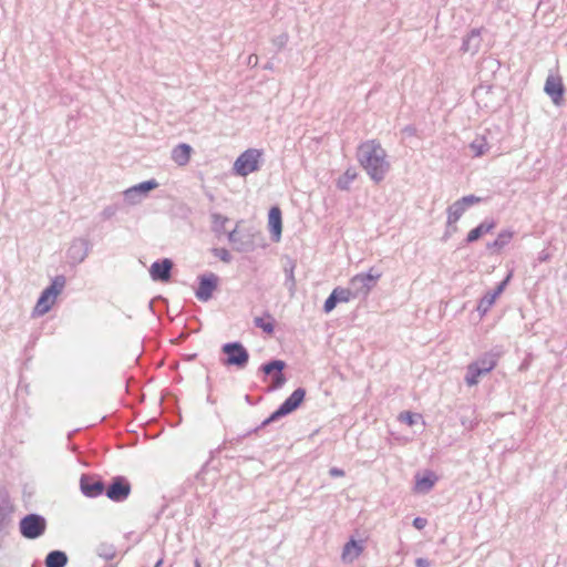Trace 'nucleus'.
I'll list each match as a JSON object with an SVG mask.
<instances>
[{"label":"nucleus","mask_w":567,"mask_h":567,"mask_svg":"<svg viewBox=\"0 0 567 567\" xmlns=\"http://www.w3.org/2000/svg\"><path fill=\"white\" fill-rule=\"evenodd\" d=\"M357 157L373 182L380 183L385 178L390 169V163L386 161V153L380 143L374 140L361 143L358 147Z\"/></svg>","instance_id":"f257e3e1"},{"label":"nucleus","mask_w":567,"mask_h":567,"mask_svg":"<svg viewBox=\"0 0 567 567\" xmlns=\"http://www.w3.org/2000/svg\"><path fill=\"white\" fill-rule=\"evenodd\" d=\"M306 398V390L303 388H297L279 406L276 411H274L267 419H265L261 424L252 430H250L245 436L250 435L251 433H257L260 429L278 421L279 419L292 413L296 411Z\"/></svg>","instance_id":"f03ea898"},{"label":"nucleus","mask_w":567,"mask_h":567,"mask_svg":"<svg viewBox=\"0 0 567 567\" xmlns=\"http://www.w3.org/2000/svg\"><path fill=\"white\" fill-rule=\"evenodd\" d=\"M65 277L63 275L55 276L51 285L47 287L40 295L37 305L34 307V313L38 316H43L50 311L52 308L55 298L60 295L65 287Z\"/></svg>","instance_id":"7ed1b4c3"},{"label":"nucleus","mask_w":567,"mask_h":567,"mask_svg":"<svg viewBox=\"0 0 567 567\" xmlns=\"http://www.w3.org/2000/svg\"><path fill=\"white\" fill-rule=\"evenodd\" d=\"M48 523L44 516L30 513L19 522V532L25 539H38L47 532Z\"/></svg>","instance_id":"20e7f679"},{"label":"nucleus","mask_w":567,"mask_h":567,"mask_svg":"<svg viewBox=\"0 0 567 567\" xmlns=\"http://www.w3.org/2000/svg\"><path fill=\"white\" fill-rule=\"evenodd\" d=\"M381 277V272L374 271L371 268L365 274L355 275L349 284V291L351 292L352 299L365 298L371 289L375 286L377 281Z\"/></svg>","instance_id":"39448f33"},{"label":"nucleus","mask_w":567,"mask_h":567,"mask_svg":"<svg viewBox=\"0 0 567 567\" xmlns=\"http://www.w3.org/2000/svg\"><path fill=\"white\" fill-rule=\"evenodd\" d=\"M262 151L257 148H248L243 152L234 163V173L238 176L246 177L256 172L260 167Z\"/></svg>","instance_id":"423d86ee"},{"label":"nucleus","mask_w":567,"mask_h":567,"mask_svg":"<svg viewBox=\"0 0 567 567\" xmlns=\"http://www.w3.org/2000/svg\"><path fill=\"white\" fill-rule=\"evenodd\" d=\"M221 352L226 355L223 364L226 367H236L245 369L249 362V352L239 341L228 342L221 347Z\"/></svg>","instance_id":"0eeeda50"},{"label":"nucleus","mask_w":567,"mask_h":567,"mask_svg":"<svg viewBox=\"0 0 567 567\" xmlns=\"http://www.w3.org/2000/svg\"><path fill=\"white\" fill-rule=\"evenodd\" d=\"M158 186V182L154 178L133 185L123 192L124 200L130 205H137Z\"/></svg>","instance_id":"6e6552de"},{"label":"nucleus","mask_w":567,"mask_h":567,"mask_svg":"<svg viewBox=\"0 0 567 567\" xmlns=\"http://www.w3.org/2000/svg\"><path fill=\"white\" fill-rule=\"evenodd\" d=\"M286 368V362L279 359L270 360L260 365L259 370L266 374L271 377V385L269 388L270 391L278 390L284 386L287 379L282 371Z\"/></svg>","instance_id":"1a4fd4ad"},{"label":"nucleus","mask_w":567,"mask_h":567,"mask_svg":"<svg viewBox=\"0 0 567 567\" xmlns=\"http://www.w3.org/2000/svg\"><path fill=\"white\" fill-rule=\"evenodd\" d=\"M131 494V484L125 476H115L105 489V495L113 502L125 501Z\"/></svg>","instance_id":"9d476101"},{"label":"nucleus","mask_w":567,"mask_h":567,"mask_svg":"<svg viewBox=\"0 0 567 567\" xmlns=\"http://www.w3.org/2000/svg\"><path fill=\"white\" fill-rule=\"evenodd\" d=\"M218 285V277L213 274H206L198 277V288L195 296L200 301H208L213 297L214 290Z\"/></svg>","instance_id":"9b49d317"},{"label":"nucleus","mask_w":567,"mask_h":567,"mask_svg":"<svg viewBox=\"0 0 567 567\" xmlns=\"http://www.w3.org/2000/svg\"><path fill=\"white\" fill-rule=\"evenodd\" d=\"M80 488L86 497H97L105 494V485L101 478L83 474L80 478Z\"/></svg>","instance_id":"f8f14e48"},{"label":"nucleus","mask_w":567,"mask_h":567,"mask_svg":"<svg viewBox=\"0 0 567 567\" xmlns=\"http://www.w3.org/2000/svg\"><path fill=\"white\" fill-rule=\"evenodd\" d=\"M91 249V244L86 238H75L69 249L68 258L72 264H81L85 260Z\"/></svg>","instance_id":"ddd939ff"},{"label":"nucleus","mask_w":567,"mask_h":567,"mask_svg":"<svg viewBox=\"0 0 567 567\" xmlns=\"http://www.w3.org/2000/svg\"><path fill=\"white\" fill-rule=\"evenodd\" d=\"M173 261L168 258L156 260L150 268V275L154 281L166 282L171 279Z\"/></svg>","instance_id":"4468645a"},{"label":"nucleus","mask_w":567,"mask_h":567,"mask_svg":"<svg viewBox=\"0 0 567 567\" xmlns=\"http://www.w3.org/2000/svg\"><path fill=\"white\" fill-rule=\"evenodd\" d=\"M509 278H511V274L502 282H499L498 286L493 291L486 292L481 298V300L478 301V305H477V311L481 315H485L489 310V308L494 305L496 298L505 289Z\"/></svg>","instance_id":"2eb2a0df"},{"label":"nucleus","mask_w":567,"mask_h":567,"mask_svg":"<svg viewBox=\"0 0 567 567\" xmlns=\"http://www.w3.org/2000/svg\"><path fill=\"white\" fill-rule=\"evenodd\" d=\"M352 299L351 292L348 288L337 287L332 290L323 305L326 313L331 312L339 302H348Z\"/></svg>","instance_id":"dca6fc26"},{"label":"nucleus","mask_w":567,"mask_h":567,"mask_svg":"<svg viewBox=\"0 0 567 567\" xmlns=\"http://www.w3.org/2000/svg\"><path fill=\"white\" fill-rule=\"evenodd\" d=\"M268 227L274 241H279L282 233V215L278 206L270 208L268 214Z\"/></svg>","instance_id":"f3484780"},{"label":"nucleus","mask_w":567,"mask_h":567,"mask_svg":"<svg viewBox=\"0 0 567 567\" xmlns=\"http://www.w3.org/2000/svg\"><path fill=\"white\" fill-rule=\"evenodd\" d=\"M502 353H503L502 349L499 347H495L491 351L481 355L473 363L476 364L484 372L488 373L496 367L497 361H498L499 357L502 355Z\"/></svg>","instance_id":"a211bd4d"},{"label":"nucleus","mask_w":567,"mask_h":567,"mask_svg":"<svg viewBox=\"0 0 567 567\" xmlns=\"http://www.w3.org/2000/svg\"><path fill=\"white\" fill-rule=\"evenodd\" d=\"M545 92L551 97L554 104H559L564 86L559 76L549 75L545 83Z\"/></svg>","instance_id":"6ab92c4d"},{"label":"nucleus","mask_w":567,"mask_h":567,"mask_svg":"<svg viewBox=\"0 0 567 567\" xmlns=\"http://www.w3.org/2000/svg\"><path fill=\"white\" fill-rule=\"evenodd\" d=\"M482 44V37L480 29H473L463 40L461 50L465 53L475 54L478 52Z\"/></svg>","instance_id":"aec40b11"},{"label":"nucleus","mask_w":567,"mask_h":567,"mask_svg":"<svg viewBox=\"0 0 567 567\" xmlns=\"http://www.w3.org/2000/svg\"><path fill=\"white\" fill-rule=\"evenodd\" d=\"M495 227L496 221L494 219H485L467 234L465 243L471 244L478 240L484 234L491 233Z\"/></svg>","instance_id":"412c9836"},{"label":"nucleus","mask_w":567,"mask_h":567,"mask_svg":"<svg viewBox=\"0 0 567 567\" xmlns=\"http://www.w3.org/2000/svg\"><path fill=\"white\" fill-rule=\"evenodd\" d=\"M193 148L186 143H181L172 151V159L179 166L186 165L190 159Z\"/></svg>","instance_id":"4be33fe9"},{"label":"nucleus","mask_w":567,"mask_h":567,"mask_svg":"<svg viewBox=\"0 0 567 567\" xmlns=\"http://www.w3.org/2000/svg\"><path fill=\"white\" fill-rule=\"evenodd\" d=\"M436 481L437 476L431 471L426 472L423 476L416 475L415 491L423 494L429 493L433 488Z\"/></svg>","instance_id":"5701e85b"},{"label":"nucleus","mask_w":567,"mask_h":567,"mask_svg":"<svg viewBox=\"0 0 567 567\" xmlns=\"http://www.w3.org/2000/svg\"><path fill=\"white\" fill-rule=\"evenodd\" d=\"M69 563V557L65 551L54 549L48 553L44 559L45 567H65Z\"/></svg>","instance_id":"b1692460"},{"label":"nucleus","mask_w":567,"mask_h":567,"mask_svg":"<svg viewBox=\"0 0 567 567\" xmlns=\"http://www.w3.org/2000/svg\"><path fill=\"white\" fill-rule=\"evenodd\" d=\"M295 268V260L287 258L286 262L284 264V272L286 277L285 286L287 287L291 296H293L296 291Z\"/></svg>","instance_id":"393cba45"},{"label":"nucleus","mask_w":567,"mask_h":567,"mask_svg":"<svg viewBox=\"0 0 567 567\" xmlns=\"http://www.w3.org/2000/svg\"><path fill=\"white\" fill-rule=\"evenodd\" d=\"M363 547L354 539H350L343 547L342 559L343 561L352 563L362 553Z\"/></svg>","instance_id":"a878e982"},{"label":"nucleus","mask_w":567,"mask_h":567,"mask_svg":"<svg viewBox=\"0 0 567 567\" xmlns=\"http://www.w3.org/2000/svg\"><path fill=\"white\" fill-rule=\"evenodd\" d=\"M466 207L460 199L450 205L446 209L447 213V227H452L463 216Z\"/></svg>","instance_id":"bb28decb"},{"label":"nucleus","mask_w":567,"mask_h":567,"mask_svg":"<svg viewBox=\"0 0 567 567\" xmlns=\"http://www.w3.org/2000/svg\"><path fill=\"white\" fill-rule=\"evenodd\" d=\"M487 374L482 369H480L476 364L473 362L467 365L466 374H465V383L468 386L476 385L480 382V378Z\"/></svg>","instance_id":"cd10ccee"},{"label":"nucleus","mask_w":567,"mask_h":567,"mask_svg":"<svg viewBox=\"0 0 567 567\" xmlns=\"http://www.w3.org/2000/svg\"><path fill=\"white\" fill-rule=\"evenodd\" d=\"M468 148L471 150L473 156L478 157L488 152L489 145L485 136H477L471 142Z\"/></svg>","instance_id":"c85d7f7f"},{"label":"nucleus","mask_w":567,"mask_h":567,"mask_svg":"<svg viewBox=\"0 0 567 567\" xmlns=\"http://www.w3.org/2000/svg\"><path fill=\"white\" fill-rule=\"evenodd\" d=\"M513 235L514 234L511 230L501 231L494 241L487 244V249H495V250L503 249L506 245L509 244V241L513 238Z\"/></svg>","instance_id":"c756f323"},{"label":"nucleus","mask_w":567,"mask_h":567,"mask_svg":"<svg viewBox=\"0 0 567 567\" xmlns=\"http://www.w3.org/2000/svg\"><path fill=\"white\" fill-rule=\"evenodd\" d=\"M10 498L8 493L0 494V530L4 528L7 518L11 513Z\"/></svg>","instance_id":"7c9ffc66"},{"label":"nucleus","mask_w":567,"mask_h":567,"mask_svg":"<svg viewBox=\"0 0 567 567\" xmlns=\"http://www.w3.org/2000/svg\"><path fill=\"white\" fill-rule=\"evenodd\" d=\"M265 317L268 321H265L261 317H256L254 319V323L257 328H260L264 332L271 334L275 330V319L271 317L269 312L265 313Z\"/></svg>","instance_id":"2f4dec72"},{"label":"nucleus","mask_w":567,"mask_h":567,"mask_svg":"<svg viewBox=\"0 0 567 567\" xmlns=\"http://www.w3.org/2000/svg\"><path fill=\"white\" fill-rule=\"evenodd\" d=\"M96 554L105 560H111L115 557L116 550L112 544L102 543L97 546Z\"/></svg>","instance_id":"473e14b6"},{"label":"nucleus","mask_w":567,"mask_h":567,"mask_svg":"<svg viewBox=\"0 0 567 567\" xmlns=\"http://www.w3.org/2000/svg\"><path fill=\"white\" fill-rule=\"evenodd\" d=\"M357 174L348 169L342 177L338 179L337 186L340 189H348L351 182L355 178Z\"/></svg>","instance_id":"72a5a7b5"},{"label":"nucleus","mask_w":567,"mask_h":567,"mask_svg":"<svg viewBox=\"0 0 567 567\" xmlns=\"http://www.w3.org/2000/svg\"><path fill=\"white\" fill-rule=\"evenodd\" d=\"M228 240H229V243L235 245L236 250H238V251L247 250V247H245L244 243L239 238V234L236 228L228 234Z\"/></svg>","instance_id":"f704fd0d"},{"label":"nucleus","mask_w":567,"mask_h":567,"mask_svg":"<svg viewBox=\"0 0 567 567\" xmlns=\"http://www.w3.org/2000/svg\"><path fill=\"white\" fill-rule=\"evenodd\" d=\"M120 210L118 204H111L104 207V209L101 212V217L103 220H109L113 216L116 215V213Z\"/></svg>","instance_id":"c9c22d12"},{"label":"nucleus","mask_w":567,"mask_h":567,"mask_svg":"<svg viewBox=\"0 0 567 567\" xmlns=\"http://www.w3.org/2000/svg\"><path fill=\"white\" fill-rule=\"evenodd\" d=\"M213 254L224 262H230L233 260L231 254L226 248H214Z\"/></svg>","instance_id":"e433bc0d"},{"label":"nucleus","mask_w":567,"mask_h":567,"mask_svg":"<svg viewBox=\"0 0 567 567\" xmlns=\"http://www.w3.org/2000/svg\"><path fill=\"white\" fill-rule=\"evenodd\" d=\"M460 200L462 202V204L465 205V207L467 209L472 205L482 203L483 198L471 194V195L463 196L462 198H460Z\"/></svg>","instance_id":"4c0bfd02"},{"label":"nucleus","mask_w":567,"mask_h":567,"mask_svg":"<svg viewBox=\"0 0 567 567\" xmlns=\"http://www.w3.org/2000/svg\"><path fill=\"white\" fill-rule=\"evenodd\" d=\"M288 40H289V35L288 33L284 32L277 37H275L272 39V43L278 49V50H281L286 47V44L288 43Z\"/></svg>","instance_id":"58836bf2"},{"label":"nucleus","mask_w":567,"mask_h":567,"mask_svg":"<svg viewBox=\"0 0 567 567\" xmlns=\"http://www.w3.org/2000/svg\"><path fill=\"white\" fill-rule=\"evenodd\" d=\"M416 417H420V415L411 412H405L401 414V420L409 425H413L415 423Z\"/></svg>","instance_id":"ea45409f"},{"label":"nucleus","mask_w":567,"mask_h":567,"mask_svg":"<svg viewBox=\"0 0 567 567\" xmlns=\"http://www.w3.org/2000/svg\"><path fill=\"white\" fill-rule=\"evenodd\" d=\"M213 223L217 226L224 227V225L228 221V218L220 215V214H213L212 215Z\"/></svg>","instance_id":"a19ab883"},{"label":"nucleus","mask_w":567,"mask_h":567,"mask_svg":"<svg viewBox=\"0 0 567 567\" xmlns=\"http://www.w3.org/2000/svg\"><path fill=\"white\" fill-rule=\"evenodd\" d=\"M426 524L427 519L424 517H415L412 523L413 527L419 530H422L426 526Z\"/></svg>","instance_id":"79ce46f5"},{"label":"nucleus","mask_w":567,"mask_h":567,"mask_svg":"<svg viewBox=\"0 0 567 567\" xmlns=\"http://www.w3.org/2000/svg\"><path fill=\"white\" fill-rule=\"evenodd\" d=\"M550 259V254L547 251V250H542L539 254H538V257H537V260L539 262H546Z\"/></svg>","instance_id":"37998d69"},{"label":"nucleus","mask_w":567,"mask_h":567,"mask_svg":"<svg viewBox=\"0 0 567 567\" xmlns=\"http://www.w3.org/2000/svg\"><path fill=\"white\" fill-rule=\"evenodd\" d=\"M431 563L429 559L419 557L415 559V566L416 567H430Z\"/></svg>","instance_id":"c03bdc74"},{"label":"nucleus","mask_w":567,"mask_h":567,"mask_svg":"<svg viewBox=\"0 0 567 567\" xmlns=\"http://www.w3.org/2000/svg\"><path fill=\"white\" fill-rule=\"evenodd\" d=\"M329 474L332 477H341L344 475V471L338 467H331Z\"/></svg>","instance_id":"a18cd8bd"},{"label":"nucleus","mask_w":567,"mask_h":567,"mask_svg":"<svg viewBox=\"0 0 567 567\" xmlns=\"http://www.w3.org/2000/svg\"><path fill=\"white\" fill-rule=\"evenodd\" d=\"M402 132H403L404 134H406V135H410V136H411V135H414V134H415L416 130H415V127H414V126H412V125H408V126H405V127L403 128V131H402Z\"/></svg>","instance_id":"49530a36"},{"label":"nucleus","mask_w":567,"mask_h":567,"mask_svg":"<svg viewBox=\"0 0 567 567\" xmlns=\"http://www.w3.org/2000/svg\"><path fill=\"white\" fill-rule=\"evenodd\" d=\"M257 62H258V56H257L256 54H251V55H249V58H248V63H249V64H254V65H256V64H257Z\"/></svg>","instance_id":"de8ad7c7"},{"label":"nucleus","mask_w":567,"mask_h":567,"mask_svg":"<svg viewBox=\"0 0 567 567\" xmlns=\"http://www.w3.org/2000/svg\"><path fill=\"white\" fill-rule=\"evenodd\" d=\"M163 561H164V559H163V557H161V558L156 561V564H155V566H154V567H161V566L163 565Z\"/></svg>","instance_id":"09e8293b"},{"label":"nucleus","mask_w":567,"mask_h":567,"mask_svg":"<svg viewBox=\"0 0 567 567\" xmlns=\"http://www.w3.org/2000/svg\"><path fill=\"white\" fill-rule=\"evenodd\" d=\"M195 567H202L200 561L198 559L195 560Z\"/></svg>","instance_id":"8fccbe9b"}]
</instances>
